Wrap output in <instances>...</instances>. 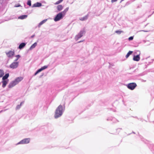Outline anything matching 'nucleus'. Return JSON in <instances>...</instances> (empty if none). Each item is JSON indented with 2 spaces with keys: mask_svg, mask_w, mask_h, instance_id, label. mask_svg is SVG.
Returning <instances> with one entry per match:
<instances>
[{
  "mask_svg": "<svg viewBox=\"0 0 154 154\" xmlns=\"http://www.w3.org/2000/svg\"><path fill=\"white\" fill-rule=\"evenodd\" d=\"M16 57V58L14 60V62H17V61L21 57V56L19 55H17L15 56Z\"/></svg>",
  "mask_w": 154,
  "mask_h": 154,
  "instance_id": "nucleus-22",
  "label": "nucleus"
},
{
  "mask_svg": "<svg viewBox=\"0 0 154 154\" xmlns=\"http://www.w3.org/2000/svg\"><path fill=\"white\" fill-rule=\"evenodd\" d=\"M42 5L41 3L39 2H37L33 5V7H39L41 6Z\"/></svg>",
  "mask_w": 154,
  "mask_h": 154,
  "instance_id": "nucleus-17",
  "label": "nucleus"
},
{
  "mask_svg": "<svg viewBox=\"0 0 154 154\" xmlns=\"http://www.w3.org/2000/svg\"><path fill=\"white\" fill-rule=\"evenodd\" d=\"M133 39V37L131 36L129 38L128 40L130 41L132 40Z\"/></svg>",
  "mask_w": 154,
  "mask_h": 154,
  "instance_id": "nucleus-28",
  "label": "nucleus"
},
{
  "mask_svg": "<svg viewBox=\"0 0 154 154\" xmlns=\"http://www.w3.org/2000/svg\"><path fill=\"white\" fill-rule=\"evenodd\" d=\"M8 79L2 80V87L4 88L6 86L8 82Z\"/></svg>",
  "mask_w": 154,
  "mask_h": 154,
  "instance_id": "nucleus-11",
  "label": "nucleus"
},
{
  "mask_svg": "<svg viewBox=\"0 0 154 154\" xmlns=\"http://www.w3.org/2000/svg\"><path fill=\"white\" fill-rule=\"evenodd\" d=\"M123 32V31L120 30H117L115 31V32L119 35L121 34Z\"/></svg>",
  "mask_w": 154,
  "mask_h": 154,
  "instance_id": "nucleus-25",
  "label": "nucleus"
},
{
  "mask_svg": "<svg viewBox=\"0 0 154 154\" xmlns=\"http://www.w3.org/2000/svg\"><path fill=\"white\" fill-rule=\"evenodd\" d=\"M137 86L136 83L134 82L129 83L126 85L127 87L129 89L131 90H134Z\"/></svg>",
  "mask_w": 154,
  "mask_h": 154,
  "instance_id": "nucleus-7",
  "label": "nucleus"
},
{
  "mask_svg": "<svg viewBox=\"0 0 154 154\" xmlns=\"http://www.w3.org/2000/svg\"><path fill=\"white\" fill-rule=\"evenodd\" d=\"M117 0H111V2H116L117 1Z\"/></svg>",
  "mask_w": 154,
  "mask_h": 154,
  "instance_id": "nucleus-29",
  "label": "nucleus"
},
{
  "mask_svg": "<svg viewBox=\"0 0 154 154\" xmlns=\"http://www.w3.org/2000/svg\"><path fill=\"white\" fill-rule=\"evenodd\" d=\"M144 31V32H146V31Z\"/></svg>",
  "mask_w": 154,
  "mask_h": 154,
  "instance_id": "nucleus-33",
  "label": "nucleus"
},
{
  "mask_svg": "<svg viewBox=\"0 0 154 154\" xmlns=\"http://www.w3.org/2000/svg\"><path fill=\"white\" fill-rule=\"evenodd\" d=\"M133 52V51H129L128 52V53L127 54H126V58H128L129 57V56Z\"/></svg>",
  "mask_w": 154,
  "mask_h": 154,
  "instance_id": "nucleus-23",
  "label": "nucleus"
},
{
  "mask_svg": "<svg viewBox=\"0 0 154 154\" xmlns=\"http://www.w3.org/2000/svg\"><path fill=\"white\" fill-rule=\"evenodd\" d=\"M37 45V43L36 42H35V43H34L33 45H32L31 46V47H30V48H29V50H32L34 48H35V47Z\"/></svg>",
  "mask_w": 154,
  "mask_h": 154,
  "instance_id": "nucleus-15",
  "label": "nucleus"
},
{
  "mask_svg": "<svg viewBox=\"0 0 154 154\" xmlns=\"http://www.w3.org/2000/svg\"><path fill=\"white\" fill-rule=\"evenodd\" d=\"M64 16V15L61 12L60 13L57 14L55 18L54 19V20L56 22L58 21L63 19Z\"/></svg>",
  "mask_w": 154,
  "mask_h": 154,
  "instance_id": "nucleus-6",
  "label": "nucleus"
},
{
  "mask_svg": "<svg viewBox=\"0 0 154 154\" xmlns=\"http://www.w3.org/2000/svg\"><path fill=\"white\" fill-rule=\"evenodd\" d=\"M88 16L86 15L83 17L80 18L79 20L81 21H84L88 19Z\"/></svg>",
  "mask_w": 154,
  "mask_h": 154,
  "instance_id": "nucleus-18",
  "label": "nucleus"
},
{
  "mask_svg": "<svg viewBox=\"0 0 154 154\" xmlns=\"http://www.w3.org/2000/svg\"><path fill=\"white\" fill-rule=\"evenodd\" d=\"M69 9V7H67L63 11L61 12L64 15H65L66 12L68 11Z\"/></svg>",
  "mask_w": 154,
  "mask_h": 154,
  "instance_id": "nucleus-21",
  "label": "nucleus"
},
{
  "mask_svg": "<svg viewBox=\"0 0 154 154\" xmlns=\"http://www.w3.org/2000/svg\"><path fill=\"white\" fill-rule=\"evenodd\" d=\"M5 53L7 57L10 58H12L14 54V52L11 51L6 52Z\"/></svg>",
  "mask_w": 154,
  "mask_h": 154,
  "instance_id": "nucleus-8",
  "label": "nucleus"
},
{
  "mask_svg": "<svg viewBox=\"0 0 154 154\" xmlns=\"http://www.w3.org/2000/svg\"><path fill=\"white\" fill-rule=\"evenodd\" d=\"M20 5H17H17H16V6H15V7H20Z\"/></svg>",
  "mask_w": 154,
  "mask_h": 154,
  "instance_id": "nucleus-30",
  "label": "nucleus"
},
{
  "mask_svg": "<svg viewBox=\"0 0 154 154\" xmlns=\"http://www.w3.org/2000/svg\"><path fill=\"white\" fill-rule=\"evenodd\" d=\"M137 52H138L139 54L136 56H134L133 58V60L134 61H138L140 60V51H137Z\"/></svg>",
  "mask_w": 154,
  "mask_h": 154,
  "instance_id": "nucleus-9",
  "label": "nucleus"
},
{
  "mask_svg": "<svg viewBox=\"0 0 154 154\" xmlns=\"http://www.w3.org/2000/svg\"><path fill=\"white\" fill-rule=\"evenodd\" d=\"M4 75V72L2 70H0V77L3 76Z\"/></svg>",
  "mask_w": 154,
  "mask_h": 154,
  "instance_id": "nucleus-24",
  "label": "nucleus"
},
{
  "mask_svg": "<svg viewBox=\"0 0 154 154\" xmlns=\"http://www.w3.org/2000/svg\"><path fill=\"white\" fill-rule=\"evenodd\" d=\"M26 45V43H21L18 47V48L20 49H21L23 48Z\"/></svg>",
  "mask_w": 154,
  "mask_h": 154,
  "instance_id": "nucleus-12",
  "label": "nucleus"
},
{
  "mask_svg": "<svg viewBox=\"0 0 154 154\" xmlns=\"http://www.w3.org/2000/svg\"><path fill=\"white\" fill-rule=\"evenodd\" d=\"M23 103V102H22L20 103V105H17L16 108V110H18L20 109V108L21 107V105Z\"/></svg>",
  "mask_w": 154,
  "mask_h": 154,
  "instance_id": "nucleus-20",
  "label": "nucleus"
},
{
  "mask_svg": "<svg viewBox=\"0 0 154 154\" xmlns=\"http://www.w3.org/2000/svg\"><path fill=\"white\" fill-rule=\"evenodd\" d=\"M30 141V138H26L23 139L19 142L16 144V145L19 144H28L29 143Z\"/></svg>",
  "mask_w": 154,
  "mask_h": 154,
  "instance_id": "nucleus-4",
  "label": "nucleus"
},
{
  "mask_svg": "<svg viewBox=\"0 0 154 154\" xmlns=\"http://www.w3.org/2000/svg\"><path fill=\"white\" fill-rule=\"evenodd\" d=\"M64 109L63 106L61 105L59 106L56 108L54 115L55 119H57L60 117L64 111Z\"/></svg>",
  "mask_w": 154,
  "mask_h": 154,
  "instance_id": "nucleus-1",
  "label": "nucleus"
},
{
  "mask_svg": "<svg viewBox=\"0 0 154 154\" xmlns=\"http://www.w3.org/2000/svg\"><path fill=\"white\" fill-rule=\"evenodd\" d=\"M63 0H60V1L62 2Z\"/></svg>",
  "mask_w": 154,
  "mask_h": 154,
  "instance_id": "nucleus-32",
  "label": "nucleus"
},
{
  "mask_svg": "<svg viewBox=\"0 0 154 154\" xmlns=\"http://www.w3.org/2000/svg\"><path fill=\"white\" fill-rule=\"evenodd\" d=\"M47 20V19H46L44 20H42V21L41 22L38 24V27L39 28L45 22H46Z\"/></svg>",
  "mask_w": 154,
  "mask_h": 154,
  "instance_id": "nucleus-14",
  "label": "nucleus"
},
{
  "mask_svg": "<svg viewBox=\"0 0 154 154\" xmlns=\"http://www.w3.org/2000/svg\"><path fill=\"white\" fill-rule=\"evenodd\" d=\"M61 2H62L60 1V0H59L58 1H57V2L56 3H55L54 4V5H57V4H60V3Z\"/></svg>",
  "mask_w": 154,
  "mask_h": 154,
  "instance_id": "nucleus-26",
  "label": "nucleus"
},
{
  "mask_svg": "<svg viewBox=\"0 0 154 154\" xmlns=\"http://www.w3.org/2000/svg\"><path fill=\"white\" fill-rule=\"evenodd\" d=\"M27 17V15H22L18 17V19L21 20H23L24 19H26Z\"/></svg>",
  "mask_w": 154,
  "mask_h": 154,
  "instance_id": "nucleus-13",
  "label": "nucleus"
},
{
  "mask_svg": "<svg viewBox=\"0 0 154 154\" xmlns=\"http://www.w3.org/2000/svg\"><path fill=\"white\" fill-rule=\"evenodd\" d=\"M63 7L61 5H59L57 6V9L58 11H60L62 10Z\"/></svg>",
  "mask_w": 154,
  "mask_h": 154,
  "instance_id": "nucleus-16",
  "label": "nucleus"
},
{
  "mask_svg": "<svg viewBox=\"0 0 154 154\" xmlns=\"http://www.w3.org/2000/svg\"><path fill=\"white\" fill-rule=\"evenodd\" d=\"M48 66H43L40 69H38L35 74V75H36L37 74L42 71L47 69L48 68Z\"/></svg>",
  "mask_w": 154,
  "mask_h": 154,
  "instance_id": "nucleus-10",
  "label": "nucleus"
},
{
  "mask_svg": "<svg viewBox=\"0 0 154 154\" xmlns=\"http://www.w3.org/2000/svg\"><path fill=\"white\" fill-rule=\"evenodd\" d=\"M19 64L18 62H12L9 66V67L11 69H14L17 68Z\"/></svg>",
  "mask_w": 154,
  "mask_h": 154,
  "instance_id": "nucleus-5",
  "label": "nucleus"
},
{
  "mask_svg": "<svg viewBox=\"0 0 154 154\" xmlns=\"http://www.w3.org/2000/svg\"><path fill=\"white\" fill-rule=\"evenodd\" d=\"M85 30L83 29L81 30L75 36V39L76 40H78L79 39L81 38L85 33Z\"/></svg>",
  "mask_w": 154,
  "mask_h": 154,
  "instance_id": "nucleus-3",
  "label": "nucleus"
},
{
  "mask_svg": "<svg viewBox=\"0 0 154 154\" xmlns=\"http://www.w3.org/2000/svg\"><path fill=\"white\" fill-rule=\"evenodd\" d=\"M34 36V35L32 36V37H33Z\"/></svg>",
  "mask_w": 154,
  "mask_h": 154,
  "instance_id": "nucleus-31",
  "label": "nucleus"
},
{
  "mask_svg": "<svg viewBox=\"0 0 154 154\" xmlns=\"http://www.w3.org/2000/svg\"><path fill=\"white\" fill-rule=\"evenodd\" d=\"M27 4L28 5L30 6L31 5V1L30 0L28 1Z\"/></svg>",
  "mask_w": 154,
  "mask_h": 154,
  "instance_id": "nucleus-27",
  "label": "nucleus"
},
{
  "mask_svg": "<svg viewBox=\"0 0 154 154\" xmlns=\"http://www.w3.org/2000/svg\"><path fill=\"white\" fill-rule=\"evenodd\" d=\"M23 79V77H19L17 78L14 81L11 82L9 83L8 88H11L13 87L22 81Z\"/></svg>",
  "mask_w": 154,
  "mask_h": 154,
  "instance_id": "nucleus-2",
  "label": "nucleus"
},
{
  "mask_svg": "<svg viewBox=\"0 0 154 154\" xmlns=\"http://www.w3.org/2000/svg\"><path fill=\"white\" fill-rule=\"evenodd\" d=\"M9 76V74L8 73H7L6 74L5 76H4L2 78V80H7V78Z\"/></svg>",
  "mask_w": 154,
  "mask_h": 154,
  "instance_id": "nucleus-19",
  "label": "nucleus"
}]
</instances>
